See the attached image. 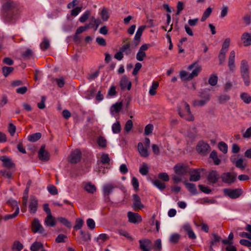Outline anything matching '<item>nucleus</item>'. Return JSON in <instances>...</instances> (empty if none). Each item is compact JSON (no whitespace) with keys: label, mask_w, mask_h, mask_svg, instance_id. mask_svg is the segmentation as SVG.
<instances>
[{"label":"nucleus","mask_w":251,"mask_h":251,"mask_svg":"<svg viewBox=\"0 0 251 251\" xmlns=\"http://www.w3.org/2000/svg\"><path fill=\"white\" fill-rule=\"evenodd\" d=\"M116 186L112 183H107L102 187V193L105 201H110V195L112 193L113 189Z\"/></svg>","instance_id":"nucleus-6"},{"label":"nucleus","mask_w":251,"mask_h":251,"mask_svg":"<svg viewBox=\"0 0 251 251\" xmlns=\"http://www.w3.org/2000/svg\"><path fill=\"white\" fill-rule=\"evenodd\" d=\"M196 149L199 153L205 155L209 153L211 149L208 144L203 141H201L198 142Z\"/></svg>","instance_id":"nucleus-9"},{"label":"nucleus","mask_w":251,"mask_h":251,"mask_svg":"<svg viewBox=\"0 0 251 251\" xmlns=\"http://www.w3.org/2000/svg\"><path fill=\"white\" fill-rule=\"evenodd\" d=\"M45 224L50 227H53L56 225L55 219L51 214L47 215L45 219Z\"/></svg>","instance_id":"nucleus-29"},{"label":"nucleus","mask_w":251,"mask_h":251,"mask_svg":"<svg viewBox=\"0 0 251 251\" xmlns=\"http://www.w3.org/2000/svg\"><path fill=\"white\" fill-rule=\"evenodd\" d=\"M80 234L81 235V238L83 241H88L91 239V235L89 233H86L83 230H80Z\"/></svg>","instance_id":"nucleus-56"},{"label":"nucleus","mask_w":251,"mask_h":251,"mask_svg":"<svg viewBox=\"0 0 251 251\" xmlns=\"http://www.w3.org/2000/svg\"><path fill=\"white\" fill-rule=\"evenodd\" d=\"M90 14V11L89 10H86L85 13L80 17L79 21L81 23L85 22L88 19Z\"/></svg>","instance_id":"nucleus-55"},{"label":"nucleus","mask_w":251,"mask_h":251,"mask_svg":"<svg viewBox=\"0 0 251 251\" xmlns=\"http://www.w3.org/2000/svg\"><path fill=\"white\" fill-rule=\"evenodd\" d=\"M28 188H26L25 191L24 196L23 197V207H22V211L25 212L26 211L27 202L28 200Z\"/></svg>","instance_id":"nucleus-32"},{"label":"nucleus","mask_w":251,"mask_h":251,"mask_svg":"<svg viewBox=\"0 0 251 251\" xmlns=\"http://www.w3.org/2000/svg\"><path fill=\"white\" fill-rule=\"evenodd\" d=\"M49 46L50 41L49 39L46 37H44L43 41L40 44V48L41 50L44 51L46 50L49 48Z\"/></svg>","instance_id":"nucleus-38"},{"label":"nucleus","mask_w":251,"mask_h":251,"mask_svg":"<svg viewBox=\"0 0 251 251\" xmlns=\"http://www.w3.org/2000/svg\"><path fill=\"white\" fill-rule=\"evenodd\" d=\"M235 51L234 50L231 51L228 60V66L229 70L231 72H233L235 68Z\"/></svg>","instance_id":"nucleus-25"},{"label":"nucleus","mask_w":251,"mask_h":251,"mask_svg":"<svg viewBox=\"0 0 251 251\" xmlns=\"http://www.w3.org/2000/svg\"><path fill=\"white\" fill-rule=\"evenodd\" d=\"M21 6L16 1L8 0L2 5L1 18L6 23H14L17 16L20 13Z\"/></svg>","instance_id":"nucleus-1"},{"label":"nucleus","mask_w":251,"mask_h":251,"mask_svg":"<svg viewBox=\"0 0 251 251\" xmlns=\"http://www.w3.org/2000/svg\"><path fill=\"white\" fill-rule=\"evenodd\" d=\"M33 56V52L31 50L27 49L22 54L23 58L25 59H29Z\"/></svg>","instance_id":"nucleus-60"},{"label":"nucleus","mask_w":251,"mask_h":251,"mask_svg":"<svg viewBox=\"0 0 251 251\" xmlns=\"http://www.w3.org/2000/svg\"><path fill=\"white\" fill-rule=\"evenodd\" d=\"M218 82V76L215 74H213L210 75L208 83L211 86H215L217 84Z\"/></svg>","instance_id":"nucleus-50"},{"label":"nucleus","mask_w":251,"mask_h":251,"mask_svg":"<svg viewBox=\"0 0 251 251\" xmlns=\"http://www.w3.org/2000/svg\"><path fill=\"white\" fill-rule=\"evenodd\" d=\"M23 248V245L19 241H14L11 247L12 251H21Z\"/></svg>","instance_id":"nucleus-35"},{"label":"nucleus","mask_w":251,"mask_h":251,"mask_svg":"<svg viewBox=\"0 0 251 251\" xmlns=\"http://www.w3.org/2000/svg\"><path fill=\"white\" fill-rule=\"evenodd\" d=\"M110 161V159L108 154L103 153L101 155V162L102 164H109Z\"/></svg>","instance_id":"nucleus-64"},{"label":"nucleus","mask_w":251,"mask_h":251,"mask_svg":"<svg viewBox=\"0 0 251 251\" xmlns=\"http://www.w3.org/2000/svg\"><path fill=\"white\" fill-rule=\"evenodd\" d=\"M224 193L225 196H227L232 199H235L239 198L242 194L243 191L241 189H224Z\"/></svg>","instance_id":"nucleus-7"},{"label":"nucleus","mask_w":251,"mask_h":251,"mask_svg":"<svg viewBox=\"0 0 251 251\" xmlns=\"http://www.w3.org/2000/svg\"><path fill=\"white\" fill-rule=\"evenodd\" d=\"M237 175L234 172H226L221 176V178L223 183L229 185L234 183L236 180Z\"/></svg>","instance_id":"nucleus-5"},{"label":"nucleus","mask_w":251,"mask_h":251,"mask_svg":"<svg viewBox=\"0 0 251 251\" xmlns=\"http://www.w3.org/2000/svg\"><path fill=\"white\" fill-rule=\"evenodd\" d=\"M148 148L147 147H144L143 144L141 142L139 143L138 144V150L142 157H147L149 156Z\"/></svg>","instance_id":"nucleus-26"},{"label":"nucleus","mask_w":251,"mask_h":251,"mask_svg":"<svg viewBox=\"0 0 251 251\" xmlns=\"http://www.w3.org/2000/svg\"><path fill=\"white\" fill-rule=\"evenodd\" d=\"M190 174L189 180L191 181H198L201 178L200 170L199 169H193L188 172Z\"/></svg>","instance_id":"nucleus-24"},{"label":"nucleus","mask_w":251,"mask_h":251,"mask_svg":"<svg viewBox=\"0 0 251 251\" xmlns=\"http://www.w3.org/2000/svg\"><path fill=\"white\" fill-rule=\"evenodd\" d=\"M240 72L245 85L249 86L251 84L250 67L249 63L246 60L244 59L241 61Z\"/></svg>","instance_id":"nucleus-3"},{"label":"nucleus","mask_w":251,"mask_h":251,"mask_svg":"<svg viewBox=\"0 0 251 251\" xmlns=\"http://www.w3.org/2000/svg\"><path fill=\"white\" fill-rule=\"evenodd\" d=\"M97 143L100 147L105 148L106 147L107 141L104 137L100 136L98 137Z\"/></svg>","instance_id":"nucleus-48"},{"label":"nucleus","mask_w":251,"mask_h":251,"mask_svg":"<svg viewBox=\"0 0 251 251\" xmlns=\"http://www.w3.org/2000/svg\"><path fill=\"white\" fill-rule=\"evenodd\" d=\"M14 70V68L12 67L4 66L2 68V71L3 75L7 77Z\"/></svg>","instance_id":"nucleus-46"},{"label":"nucleus","mask_w":251,"mask_h":251,"mask_svg":"<svg viewBox=\"0 0 251 251\" xmlns=\"http://www.w3.org/2000/svg\"><path fill=\"white\" fill-rule=\"evenodd\" d=\"M50 154L45 150V146L42 145L38 151V157L43 161H47L50 159Z\"/></svg>","instance_id":"nucleus-19"},{"label":"nucleus","mask_w":251,"mask_h":251,"mask_svg":"<svg viewBox=\"0 0 251 251\" xmlns=\"http://www.w3.org/2000/svg\"><path fill=\"white\" fill-rule=\"evenodd\" d=\"M194 68H195L194 70L190 74L185 71H180L179 75L181 79L183 80H190L194 77L197 76L201 70V67L197 62H194L190 65L187 69L190 71Z\"/></svg>","instance_id":"nucleus-2"},{"label":"nucleus","mask_w":251,"mask_h":251,"mask_svg":"<svg viewBox=\"0 0 251 251\" xmlns=\"http://www.w3.org/2000/svg\"><path fill=\"white\" fill-rule=\"evenodd\" d=\"M212 11V9L211 7H208L203 12V15L201 18V21L204 22L206 19L210 15Z\"/></svg>","instance_id":"nucleus-45"},{"label":"nucleus","mask_w":251,"mask_h":251,"mask_svg":"<svg viewBox=\"0 0 251 251\" xmlns=\"http://www.w3.org/2000/svg\"><path fill=\"white\" fill-rule=\"evenodd\" d=\"M180 237L181 236L178 233H173L171 235L169 238V241L171 243L175 244H176L179 242Z\"/></svg>","instance_id":"nucleus-37"},{"label":"nucleus","mask_w":251,"mask_h":251,"mask_svg":"<svg viewBox=\"0 0 251 251\" xmlns=\"http://www.w3.org/2000/svg\"><path fill=\"white\" fill-rule=\"evenodd\" d=\"M0 174L3 176L10 179L12 177V173L6 170L0 171Z\"/></svg>","instance_id":"nucleus-63"},{"label":"nucleus","mask_w":251,"mask_h":251,"mask_svg":"<svg viewBox=\"0 0 251 251\" xmlns=\"http://www.w3.org/2000/svg\"><path fill=\"white\" fill-rule=\"evenodd\" d=\"M220 178L221 176L219 172L216 170L210 171L207 176V180L210 184L216 183Z\"/></svg>","instance_id":"nucleus-10"},{"label":"nucleus","mask_w":251,"mask_h":251,"mask_svg":"<svg viewBox=\"0 0 251 251\" xmlns=\"http://www.w3.org/2000/svg\"><path fill=\"white\" fill-rule=\"evenodd\" d=\"M31 230L33 233H45V229L37 218H34L32 221Z\"/></svg>","instance_id":"nucleus-8"},{"label":"nucleus","mask_w":251,"mask_h":251,"mask_svg":"<svg viewBox=\"0 0 251 251\" xmlns=\"http://www.w3.org/2000/svg\"><path fill=\"white\" fill-rule=\"evenodd\" d=\"M128 221L131 223H138L142 221L141 216L138 213L128 212L127 213Z\"/></svg>","instance_id":"nucleus-23"},{"label":"nucleus","mask_w":251,"mask_h":251,"mask_svg":"<svg viewBox=\"0 0 251 251\" xmlns=\"http://www.w3.org/2000/svg\"><path fill=\"white\" fill-rule=\"evenodd\" d=\"M241 39L244 46L248 47L251 45V33L248 32L243 33Z\"/></svg>","instance_id":"nucleus-27"},{"label":"nucleus","mask_w":251,"mask_h":251,"mask_svg":"<svg viewBox=\"0 0 251 251\" xmlns=\"http://www.w3.org/2000/svg\"><path fill=\"white\" fill-rule=\"evenodd\" d=\"M133 197L132 207L135 211H138L144 207V205L142 203L141 199L137 194H134Z\"/></svg>","instance_id":"nucleus-18"},{"label":"nucleus","mask_w":251,"mask_h":251,"mask_svg":"<svg viewBox=\"0 0 251 251\" xmlns=\"http://www.w3.org/2000/svg\"><path fill=\"white\" fill-rule=\"evenodd\" d=\"M146 28L145 25H141L139 26L136 32L134 38L133 44L135 47L138 46L140 42L141 37L142 34L144 31V30Z\"/></svg>","instance_id":"nucleus-20"},{"label":"nucleus","mask_w":251,"mask_h":251,"mask_svg":"<svg viewBox=\"0 0 251 251\" xmlns=\"http://www.w3.org/2000/svg\"><path fill=\"white\" fill-rule=\"evenodd\" d=\"M120 50L123 52H125L126 55L130 54L131 52V50L130 49L129 43H126V44H125L122 46Z\"/></svg>","instance_id":"nucleus-47"},{"label":"nucleus","mask_w":251,"mask_h":251,"mask_svg":"<svg viewBox=\"0 0 251 251\" xmlns=\"http://www.w3.org/2000/svg\"><path fill=\"white\" fill-rule=\"evenodd\" d=\"M83 224L84 221L82 219L79 218L77 219L75 221V224L74 227V229L75 230L81 229Z\"/></svg>","instance_id":"nucleus-54"},{"label":"nucleus","mask_w":251,"mask_h":251,"mask_svg":"<svg viewBox=\"0 0 251 251\" xmlns=\"http://www.w3.org/2000/svg\"><path fill=\"white\" fill-rule=\"evenodd\" d=\"M38 201L36 197L31 196L30 197V201L29 204V211L31 214H34L37 210Z\"/></svg>","instance_id":"nucleus-17"},{"label":"nucleus","mask_w":251,"mask_h":251,"mask_svg":"<svg viewBox=\"0 0 251 251\" xmlns=\"http://www.w3.org/2000/svg\"><path fill=\"white\" fill-rule=\"evenodd\" d=\"M0 160L2 162L3 166L8 168L12 169L15 167V164L12 161L11 159L7 156L3 155L0 157Z\"/></svg>","instance_id":"nucleus-21"},{"label":"nucleus","mask_w":251,"mask_h":251,"mask_svg":"<svg viewBox=\"0 0 251 251\" xmlns=\"http://www.w3.org/2000/svg\"><path fill=\"white\" fill-rule=\"evenodd\" d=\"M230 43V39L229 38H226L222 45V47L220 51L227 52L229 47Z\"/></svg>","instance_id":"nucleus-43"},{"label":"nucleus","mask_w":251,"mask_h":251,"mask_svg":"<svg viewBox=\"0 0 251 251\" xmlns=\"http://www.w3.org/2000/svg\"><path fill=\"white\" fill-rule=\"evenodd\" d=\"M57 220L68 228H71L72 226L71 223L65 218L59 217L58 218Z\"/></svg>","instance_id":"nucleus-51"},{"label":"nucleus","mask_w":251,"mask_h":251,"mask_svg":"<svg viewBox=\"0 0 251 251\" xmlns=\"http://www.w3.org/2000/svg\"><path fill=\"white\" fill-rule=\"evenodd\" d=\"M83 188L90 194H94L97 191L96 186L90 182L84 183L83 184Z\"/></svg>","instance_id":"nucleus-28"},{"label":"nucleus","mask_w":251,"mask_h":251,"mask_svg":"<svg viewBox=\"0 0 251 251\" xmlns=\"http://www.w3.org/2000/svg\"><path fill=\"white\" fill-rule=\"evenodd\" d=\"M210 157L212 159L214 164L216 165H219L220 162L221 160L220 159L218 158L217 154V152L215 151H213L210 154Z\"/></svg>","instance_id":"nucleus-42"},{"label":"nucleus","mask_w":251,"mask_h":251,"mask_svg":"<svg viewBox=\"0 0 251 251\" xmlns=\"http://www.w3.org/2000/svg\"><path fill=\"white\" fill-rule=\"evenodd\" d=\"M140 249L142 251H150L151 249L152 242L148 239H143L139 241Z\"/></svg>","instance_id":"nucleus-15"},{"label":"nucleus","mask_w":251,"mask_h":251,"mask_svg":"<svg viewBox=\"0 0 251 251\" xmlns=\"http://www.w3.org/2000/svg\"><path fill=\"white\" fill-rule=\"evenodd\" d=\"M149 168L148 165L143 163L139 168V172L143 176H146L149 173Z\"/></svg>","instance_id":"nucleus-40"},{"label":"nucleus","mask_w":251,"mask_h":251,"mask_svg":"<svg viewBox=\"0 0 251 251\" xmlns=\"http://www.w3.org/2000/svg\"><path fill=\"white\" fill-rule=\"evenodd\" d=\"M42 136L41 133L37 132L32 134H30L28 136V140L32 142H35L39 140Z\"/></svg>","instance_id":"nucleus-36"},{"label":"nucleus","mask_w":251,"mask_h":251,"mask_svg":"<svg viewBox=\"0 0 251 251\" xmlns=\"http://www.w3.org/2000/svg\"><path fill=\"white\" fill-rule=\"evenodd\" d=\"M174 170L176 174L182 176L188 173L189 167L183 163H178L174 166Z\"/></svg>","instance_id":"nucleus-11"},{"label":"nucleus","mask_w":251,"mask_h":251,"mask_svg":"<svg viewBox=\"0 0 251 251\" xmlns=\"http://www.w3.org/2000/svg\"><path fill=\"white\" fill-rule=\"evenodd\" d=\"M158 86L159 83L157 81H153L152 82V85L149 90V94L150 95L154 96L156 94V90L158 88Z\"/></svg>","instance_id":"nucleus-39"},{"label":"nucleus","mask_w":251,"mask_h":251,"mask_svg":"<svg viewBox=\"0 0 251 251\" xmlns=\"http://www.w3.org/2000/svg\"><path fill=\"white\" fill-rule=\"evenodd\" d=\"M43 244L40 242H34L30 246V250L31 251H38L39 250H41L42 251V249H44Z\"/></svg>","instance_id":"nucleus-31"},{"label":"nucleus","mask_w":251,"mask_h":251,"mask_svg":"<svg viewBox=\"0 0 251 251\" xmlns=\"http://www.w3.org/2000/svg\"><path fill=\"white\" fill-rule=\"evenodd\" d=\"M230 96L228 95L224 94L218 97V101L220 104H224L230 100Z\"/></svg>","instance_id":"nucleus-44"},{"label":"nucleus","mask_w":251,"mask_h":251,"mask_svg":"<svg viewBox=\"0 0 251 251\" xmlns=\"http://www.w3.org/2000/svg\"><path fill=\"white\" fill-rule=\"evenodd\" d=\"M112 131L114 133H118L121 131V127L119 121H117L112 126Z\"/></svg>","instance_id":"nucleus-49"},{"label":"nucleus","mask_w":251,"mask_h":251,"mask_svg":"<svg viewBox=\"0 0 251 251\" xmlns=\"http://www.w3.org/2000/svg\"><path fill=\"white\" fill-rule=\"evenodd\" d=\"M108 238V236L107 234L105 233H102L99 235V236L97 238V242L99 243V244H101V243L104 242L105 240H106Z\"/></svg>","instance_id":"nucleus-61"},{"label":"nucleus","mask_w":251,"mask_h":251,"mask_svg":"<svg viewBox=\"0 0 251 251\" xmlns=\"http://www.w3.org/2000/svg\"><path fill=\"white\" fill-rule=\"evenodd\" d=\"M230 160L235 166L240 169L242 170H245L247 166V163L244 162V159L242 158H240L238 160H236V158L233 156L230 158Z\"/></svg>","instance_id":"nucleus-22"},{"label":"nucleus","mask_w":251,"mask_h":251,"mask_svg":"<svg viewBox=\"0 0 251 251\" xmlns=\"http://www.w3.org/2000/svg\"><path fill=\"white\" fill-rule=\"evenodd\" d=\"M183 229L187 233L190 238L194 239L196 238V235L189 224L184 225L183 226Z\"/></svg>","instance_id":"nucleus-30"},{"label":"nucleus","mask_w":251,"mask_h":251,"mask_svg":"<svg viewBox=\"0 0 251 251\" xmlns=\"http://www.w3.org/2000/svg\"><path fill=\"white\" fill-rule=\"evenodd\" d=\"M81 158V152L78 149L73 151L69 156V160L72 163H77L80 161Z\"/></svg>","instance_id":"nucleus-14"},{"label":"nucleus","mask_w":251,"mask_h":251,"mask_svg":"<svg viewBox=\"0 0 251 251\" xmlns=\"http://www.w3.org/2000/svg\"><path fill=\"white\" fill-rule=\"evenodd\" d=\"M183 108L185 109V111H183L181 108H178V112L179 116L187 121H193L194 120V117L191 113L190 106L188 103L185 101H183L181 103Z\"/></svg>","instance_id":"nucleus-4"},{"label":"nucleus","mask_w":251,"mask_h":251,"mask_svg":"<svg viewBox=\"0 0 251 251\" xmlns=\"http://www.w3.org/2000/svg\"><path fill=\"white\" fill-rule=\"evenodd\" d=\"M150 44H144L142 45L136 54V59L139 61H143L146 56L145 51L148 50L150 47Z\"/></svg>","instance_id":"nucleus-12"},{"label":"nucleus","mask_w":251,"mask_h":251,"mask_svg":"<svg viewBox=\"0 0 251 251\" xmlns=\"http://www.w3.org/2000/svg\"><path fill=\"white\" fill-rule=\"evenodd\" d=\"M153 184L161 190H163L165 188V184L159 180H155L153 182Z\"/></svg>","instance_id":"nucleus-53"},{"label":"nucleus","mask_w":251,"mask_h":251,"mask_svg":"<svg viewBox=\"0 0 251 251\" xmlns=\"http://www.w3.org/2000/svg\"><path fill=\"white\" fill-rule=\"evenodd\" d=\"M240 97L243 102L246 104H249L251 102V96L248 93H241Z\"/></svg>","instance_id":"nucleus-34"},{"label":"nucleus","mask_w":251,"mask_h":251,"mask_svg":"<svg viewBox=\"0 0 251 251\" xmlns=\"http://www.w3.org/2000/svg\"><path fill=\"white\" fill-rule=\"evenodd\" d=\"M47 189L49 193L52 195H55L58 194V191L56 187L53 185H49L48 186Z\"/></svg>","instance_id":"nucleus-58"},{"label":"nucleus","mask_w":251,"mask_h":251,"mask_svg":"<svg viewBox=\"0 0 251 251\" xmlns=\"http://www.w3.org/2000/svg\"><path fill=\"white\" fill-rule=\"evenodd\" d=\"M218 148L224 153H226L227 152V145L224 142L219 143Z\"/></svg>","instance_id":"nucleus-52"},{"label":"nucleus","mask_w":251,"mask_h":251,"mask_svg":"<svg viewBox=\"0 0 251 251\" xmlns=\"http://www.w3.org/2000/svg\"><path fill=\"white\" fill-rule=\"evenodd\" d=\"M184 185L189 191L193 195H195L197 193V190L195 184L193 183H189L187 182H184Z\"/></svg>","instance_id":"nucleus-33"},{"label":"nucleus","mask_w":251,"mask_h":251,"mask_svg":"<svg viewBox=\"0 0 251 251\" xmlns=\"http://www.w3.org/2000/svg\"><path fill=\"white\" fill-rule=\"evenodd\" d=\"M226 52L220 51L219 54V64L221 65H223L226 58Z\"/></svg>","instance_id":"nucleus-62"},{"label":"nucleus","mask_w":251,"mask_h":251,"mask_svg":"<svg viewBox=\"0 0 251 251\" xmlns=\"http://www.w3.org/2000/svg\"><path fill=\"white\" fill-rule=\"evenodd\" d=\"M8 203L12 206L15 207L16 210L14 213L12 214H7L3 217V219L6 221L15 218L19 213V207L17 204V202L16 201H9Z\"/></svg>","instance_id":"nucleus-13"},{"label":"nucleus","mask_w":251,"mask_h":251,"mask_svg":"<svg viewBox=\"0 0 251 251\" xmlns=\"http://www.w3.org/2000/svg\"><path fill=\"white\" fill-rule=\"evenodd\" d=\"M120 86L122 91L126 89L130 90L131 87V82L128 80L126 76L123 75L120 81Z\"/></svg>","instance_id":"nucleus-16"},{"label":"nucleus","mask_w":251,"mask_h":251,"mask_svg":"<svg viewBox=\"0 0 251 251\" xmlns=\"http://www.w3.org/2000/svg\"><path fill=\"white\" fill-rule=\"evenodd\" d=\"M153 249L155 251H161L162 249L161 239H158L155 241Z\"/></svg>","instance_id":"nucleus-57"},{"label":"nucleus","mask_w":251,"mask_h":251,"mask_svg":"<svg viewBox=\"0 0 251 251\" xmlns=\"http://www.w3.org/2000/svg\"><path fill=\"white\" fill-rule=\"evenodd\" d=\"M123 106L122 102H117L112 106L111 109L116 113H118L122 109Z\"/></svg>","instance_id":"nucleus-59"},{"label":"nucleus","mask_w":251,"mask_h":251,"mask_svg":"<svg viewBox=\"0 0 251 251\" xmlns=\"http://www.w3.org/2000/svg\"><path fill=\"white\" fill-rule=\"evenodd\" d=\"M100 15L103 21H107L109 18L108 11L107 9L104 7L102 8Z\"/></svg>","instance_id":"nucleus-41"}]
</instances>
